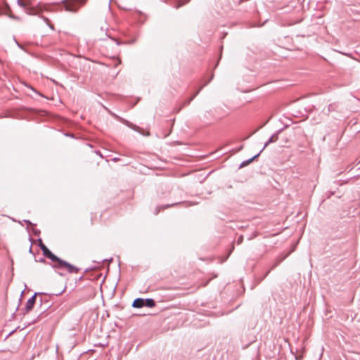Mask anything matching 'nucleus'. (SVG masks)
Masks as SVG:
<instances>
[{"label":"nucleus","mask_w":360,"mask_h":360,"mask_svg":"<svg viewBox=\"0 0 360 360\" xmlns=\"http://www.w3.org/2000/svg\"><path fill=\"white\" fill-rule=\"evenodd\" d=\"M53 262L56 264L53 265L55 268H58L60 269H63L67 271L70 274H77L79 271V269L74 265L68 263L65 261H63L58 257L57 260H55Z\"/></svg>","instance_id":"1"},{"label":"nucleus","mask_w":360,"mask_h":360,"mask_svg":"<svg viewBox=\"0 0 360 360\" xmlns=\"http://www.w3.org/2000/svg\"><path fill=\"white\" fill-rule=\"evenodd\" d=\"M87 0H65L63 4L67 11L76 12Z\"/></svg>","instance_id":"2"},{"label":"nucleus","mask_w":360,"mask_h":360,"mask_svg":"<svg viewBox=\"0 0 360 360\" xmlns=\"http://www.w3.org/2000/svg\"><path fill=\"white\" fill-rule=\"evenodd\" d=\"M39 247L42 250L43 255L46 257L51 259L52 262H54L55 260L58 259V257L53 255L41 241H40L39 243Z\"/></svg>","instance_id":"3"},{"label":"nucleus","mask_w":360,"mask_h":360,"mask_svg":"<svg viewBox=\"0 0 360 360\" xmlns=\"http://www.w3.org/2000/svg\"><path fill=\"white\" fill-rule=\"evenodd\" d=\"M36 297H37V296H36V295H34L27 300V302L26 303V306H25L26 311L27 312L32 309L34 304L36 302Z\"/></svg>","instance_id":"4"},{"label":"nucleus","mask_w":360,"mask_h":360,"mask_svg":"<svg viewBox=\"0 0 360 360\" xmlns=\"http://www.w3.org/2000/svg\"><path fill=\"white\" fill-rule=\"evenodd\" d=\"M132 306L135 308H141L145 306V300L141 298L136 299L133 302Z\"/></svg>","instance_id":"5"},{"label":"nucleus","mask_w":360,"mask_h":360,"mask_svg":"<svg viewBox=\"0 0 360 360\" xmlns=\"http://www.w3.org/2000/svg\"><path fill=\"white\" fill-rule=\"evenodd\" d=\"M145 305L148 307H153L155 305V303L152 299H147L145 300Z\"/></svg>","instance_id":"6"},{"label":"nucleus","mask_w":360,"mask_h":360,"mask_svg":"<svg viewBox=\"0 0 360 360\" xmlns=\"http://www.w3.org/2000/svg\"><path fill=\"white\" fill-rule=\"evenodd\" d=\"M27 13L30 15H35V14L37 13V10L35 9L34 8H29L28 11H27Z\"/></svg>","instance_id":"7"},{"label":"nucleus","mask_w":360,"mask_h":360,"mask_svg":"<svg viewBox=\"0 0 360 360\" xmlns=\"http://www.w3.org/2000/svg\"><path fill=\"white\" fill-rule=\"evenodd\" d=\"M258 156V155H255V157H253L252 158H250V160H248V161H245V162H243L241 165V167H245L246 165H248L249 163H250L255 158H257Z\"/></svg>","instance_id":"8"},{"label":"nucleus","mask_w":360,"mask_h":360,"mask_svg":"<svg viewBox=\"0 0 360 360\" xmlns=\"http://www.w3.org/2000/svg\"><path fill=\"white\" fill-rule=\"evenodd\" d=\"M19 4H20V6H22L23 7H25L27 5V1H24L22 0L19 1Z\"/></svg>","instance_id":"9"},{"label":"nucleus","mask_w":360,"mask_h":360,"mask_svg":"<svg viewBox=\"0 0 360 360\" xmlns=\"http://www.w3.org/2000/svg\"><path fill=\"white\" fill-rule=\"evenodd\" d=\"M64 290H62L61 292H59V294H61V292H63Z\"/></svg>","instance_id":"10"},{"label":"nucleus","mask_w":360,"mask_h":360,"mask_svg":"<svg viewBox=\"0 0 360 360\" xmlns=\"http://www.w3.org/2000/svg\"><path fill=\"white\" fill-rule=\"evenodd\" d=\"M64 290H62L61 292H59V294H61V292H63Z\"/></svg>","instance_id":"11"},{"label":"nucleus","mask_w":360,"mask_h":360,"mask_svg":"<svg viewBox=\"0 0 360 360\" xmlns=\"http://www.w3.org/2000/svg\"><path fill=\"white\" fill-rule=\"evenodd\" d=\"M64 290H62L61 292H59V294H61V292H63Z\"/></svg>","instance_id":"12"}]
</instances>
